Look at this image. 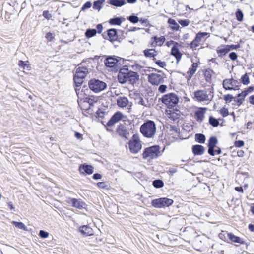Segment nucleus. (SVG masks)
<instances>
[{
	"instance_id": "1",
	"label": "nucleus",
	"mask_w": 254,
	"mask_h": 254,
	"mask_svg": "<svg viewBox=\"0 0 254 254\" xmlns=\"http://www.w3.org/2000/svg\"><path fill=\"white\" fill-rule=\"evenodd\" d=\"M140 131L146 138H153L156 132L155 123L153 121H147L141 126Z\"/></svg>"
},
{
	"instance_id": "2",
	"label": "nucleus",
	"mask_w": 254,
	"mask_h": 254,
	"mask_svg": "<svg viewBox=\"0 0 254 254\" xmlns=\"http://www.w3.org/2000/svg\"><path fill=\"white\" fill-rule=\"evenodd\" d=\"M160 155V147L157 145L146 148L142 153L143 158L148 161L156 159Z\"/></svg>"
},
{
	"instance_id": "3",
	"label": "nucleus",
	"mask_w": 254,
	"mask_h": 254,
	"mask_svg": "<svg viewBox=\"0 0 254 254\" xmlns=\"http://www.w3.org/2000/svg\"><path fill=\"white\" fill-rule=\"evenodd\" d=\"M213 92L211 90H199L194 93L195 98L198 101H211L213 98Z\"/></svg>"
},
{
	"instance_id": "4",
	"label": "nucleus",
	"mask_w": 254,
	"mask_h": 254,
	"mask_svg": "<svg viewBox=\"0 0 254 254\" xmlns=\"http://www.w3.org/2000/svg\"><path fill=\"white\" fill-rule=\"evenodd\" d=\"M161 101L168 107H174L178 104L179 98L175 94L171 93L163 95Z\"/></svg>"
},
{
	"instance_id": "5",
	"label": "nucleus",
	"mask_w": 254,
	"mask_h": 254,
	"mask_svg": "<svg viewBox=\"0 0 254 254\" xmlns=\"http://www.w3.org/2000/svg\"><path fill=\"white\" fill-rule=\"evenodd\" d=\"M88 85L90 89L95 93H99L107 87L104 82L95 79L91 80L88 83Z\"/></svg>"
},
{
	"instance_id": "6",
	"label": "nucleus",
	"mask_w": 254,
	"mask_h": 254,
	"mask_svg": "<svg viewBox=\"0 0 254 254\" xmlns=\"http://www.w3.org/2000/svg\"><path fill=\"white\" fill-rule=\"evenodd\" d=\"M173 203V200L166 197L156 199L152 201V206L155 208H162L164 207H169Z\"/></svg>"
},
{
	"instance_id": "7",
	"label": "nucleus",
	"mask_w": 254,
	"mask_h": 254,
	"mask_svg": "<svg viewBox=\"0 0 254 254\" xmlns=\"http://www.w3.org/2000/svg\"><path fill=\"white\" fill-rule=\"evenodd\" d=\"M166 77L164 73H151L148 75V79L150 84L153 85H158L164 82Z\"/></svg>"
},
{
	"instance_id": "8",
	"label": "nucleus",
	"mask_w": 254,
	"mask_h": 254,
	"mask_svg": "<svg viewBox=\"0 0 254 254\" xmlns=\"http://www.w3.org/2000/svg\"><path fill=\"white\" fill-rule=\"evenodd\" d=\"M141 144L140 140L134 135L132 140L129 143V149L130 151L134 154L138 153L141 149Z\"/></svg>"
},
{
	"instance_id": "9",
	"label": "nucleus",
	"mask_w": 254,
	"mask_h": 254,
	"mask_svg": "<svg viewBox=\"0 0 254 254\" xmlns=\"http://www.w3.org/2000/svg\"><path fill=\"white\" fill-rule=\"evenodd\" d=\"M208 34L207 32H199L197 33L194 39L190 43V46L191 49H195L200 44L202 39Z\"/></svg>"
},
{
	"instance_id": "10",
	"label": "nucleus",
	"mask_w": 254,
	"mask_h": 254,
	"mask_svg": "<svg viewBox=\"0 0 254 254\" xmlns=\"http://www.w3.org/2000/svg\"><path fill=\"white\" fill-rule=\"evenodd\" d=\"M67 202L71 204L72 207L79 209L85 208L86 206V203L80 199L69 198Z\"/></svg>"
},
{
	"instance_id": "11",
	"label": "nucleus",
	"mask_w": 254,
	"mask_h": 254,
	"mask_svg": "<svg viewBox=\"0 0 254 254\" xmlns=\"http://www.w3.org/2000/svg\"><path fill=\"white\" fill-rule=\"evenodd\" d=\"M238 81L233 79H226L223 80V86L226 90H236L238 86L237 85Z\"/></svg>"
},
{
	"instance_id": "12",
	"label": "nucleus",
	"mask_w": 254,
	"mask_h": 254,
	"mask_svg": "<svg viewBox=\"0 0 254 254\" xmlns=\"http://www.w3.org/2000/svg\"><path fill=\"white\" fill-rule=\"evenodd\" d=\"M128 69H121L118 74V80L121 84L128 82Z\"/></svg>"
},
{
	"instance_id": "13",
	"label": "nucleus",
	"mask_w": 254,
	"mask_h": 254,
	"mask_svg": "<svg viewBox=\"0 0 254 254\" xmlns=\"http://www.w3.org/2000/svg\"><path fill=\"white\" fill-rule=\"evenodd\" d=\"M123 114L120 112L115 113L107 122V126L108 127H112L116 123L119 122L122 119Z\"/></svg>"
},
{
	"instance_id": "14",
	"label": "nucleus",
	"mask_w": 254,
	"mask_h": 254,
	"mask_svg": "<svg viewBox=\"0 0 254 254\" xmlns=\"http://www.w3.org/2000/svg\"><path fill=\"white\" fill-rule=\"evenodd\" d=\"M119 60L115 56H108L104 60V64L107 67L112 68L117 66Z\"/></svg>"
},
{
	"instance_id": "15",
	"label": "nucleus",
	"mask_w": 254,
	"mask_h": 254,
	"mask_svg": "<svg viewBox=\"0 0 254 254\" xmlns=\"http://www.w3.org/2000/svg\"><path fill=\"white\" fill-rule=\"evenodd\" d=\"M117 133L121 137L126 139H128L129 136V133L127 130L125 126L120 124L118 126L117 129Z\"/></svg>"
},
{
	"instance_id": "16",
	"label": "nucleus",
	"mask_w": 254,
	"mask_h": 254,
	"mask_svg": "<svg viewBox=\"0 0 254 254\" xmlns=\"http://www.w3.org/2000/svg\"><path fill=\"white\" fill-rule=\"evenodd\" d=\"M207 110L206 108L200 107L194 113V115L196 118V120L199 123L203 122L204 118V114Z\"/></svg>"
},
{
	"instance_id": "17",
	"label": "nucleus",
	"mask_w": 254,
	"mask_h": 254,
	"mask_svg": "<svg viewBox=\"0 0 254 254\" xmlns=\"http://www.w3.org/2000/svg\"><path fill=\"white\" fill-rule=\"evenodd\" d=\"M230 50V46L227 45H222L217 48L216 52L219 57H222L225 55Z\"/></svg>"
},
{
	"instance_id": "18",
	"label": "nucleus",
	"mask_w": 254,
	"mask_h": 254,
	"mask_svg": "<svg viewBox=\"0 0 254 254\" xmlns=\"http://www.w3.org/2000/svg\"><path fill=\"white\" fill-rule=\"evenodd\" d=\"M79 232L85 236H92L94 234V232L92 228L88 225H83L79 228Z\"/></svg>"
},
{
	"instance_id": "19",
	"label": "nucleus",
	"mask_w": 254,
	"mask_h": 254,
	"mask_svg": "<svg viewBox=\"0 0 254 254\" xmlns=\"http://www.w3.org/2000/svg\"><path fill=\"white\" fill-rule=\"evenodd\" d=\"M88 69L85 67L79 66L76 70V73L74 75L79 78L84 79L88 73Z\"/></svg>"
},
{
	"instance_id": "20",
	"label": "nucleus",
	"mask_w": 254,
	"mask_h": 254,
	"mask_svg": "<svg viewBox=\"0 0 254 254\" xmlns=\"http://www.w3.org/2000/svg\"><path fill=\"white\" fill-rule=\"evenodd\" d=\"M79 170L81 173H86L88 175H90L93 173V167L86 164L81 165L79 167Z\"/></svg>"
},
{
	"instance_id": "21",
	"label": "nucleus",
	"mask_w": 254,
	"mask_h": 254,
	"mask_svg": "<svg viewBox=\"0 0 254 254\" xmlns=\"http://www.w3.org/2000/svg\"><path fill=\"white\" fill-rule=\"evenodd\" d=\"M205 149L201 145H195L192 147V151L195 155H202L204 153Z\"/></svg>"
},
{
	"instance_id": "22",
	"label": "nucleus",
	"mask_w": 254,
	"mask_h": 254,
	"mask_svg": "<svg viewBox=\"0 0 254 254\" xmlns=\"http://www.w3.org/2000/svg\"><path fill=\"white\" fill-rule=\"evenodd\" d=\"M117 104L120 108H125L128 104V100L126 97H119L117 99Z\"/></svg>"
},
{
	"instance_id": "23",
	"label": "nucleus",
	"mask_w": 254,
	"mask_h": 254,
	"mask_svg": "<svg viewBox=\"0 0 254 254\" xmlns=\"http://www.w3.org/2000/svg\"><path fill=\"white\" fill-rule=\"evenodd\" d=\"M128 82L130 84H134L138 79V75L135 72L128 70Z\"/></svg>"
},
{
	"instance_id": "24",
	"label": "nucleus",
	"mask_w": 254,
	"mask_h": 254,
	"mask_svg": "<svg viewBox=\"0 0 254 254\" xmlns=\"http://www.w3.org/2000/svg\"><path fill=\"white\" fill-rule=\"evenodd\" d=\"M83 79H84L77 77L75 75H74V82H75V83L76 84V86L75 89V90L76 93L77 95H78L80 93V92H79L80 89L78 88V87H79L80 85H81L82 84Z\"/></svg>"
},
{
	"instance_id": "25",
	"label": "nucleus",
	"mask_w": 254,
	"mask_h": 254,
	"mask_svg": "<svg viewBox=\"0 0 254 254\" xmlns=\"http://www.w3.org/2000/svg\"><path fill=\"white\" fill-rule=\"evenodd\" d=\"M227 236L228 238L233 242L238 243L240 244L244 243V241L242 239L232 233H228Z\"/></svg>"
},
{
	"instance_id": "26",
	"label": "nucleus",
	"mask_w": 254,
	"mask_h": 254,
	"mask_svg": "<svg viewBox=\"0 0 254 254\" xmlns=\"http://www.w3.org/2000/svg\"><path fill=\"white\" fill-rule=\"evenodd\" d=\"M198 67V64L197 63H193L191 65V67L189 69V70L188 71L187 74H189V77L188 80H190L192 77V75L195 73L196 71L197 68Z\"/></svg>"
},
{
	"instance_id": "27",
	"label": "nucleus",
	"mask_w": 254,
	"mask_h": 254,
	"mask_svg": "<svg viewBox=\"0 0 254 254\" xmlns=\"http://www.w3.org/2000/svg\"><path fill=\"white\" fill-rule=\"evenodd\" d=\"M171 54L175 57L177 61H179L182 56L178 48L176 46H173L171 49Z\"/></svg>"
},
{
	"instance_id": "28",
	"label": "nucleus",
	"mask_w": 254,
	"mask_h": 254,
	"mask_svg": "<svg viewBox=\"0 0 254 254\" xmlns=\"http://www.w3.org/2000/svg\"><path fill=\"white\" fill-rule=\"evenodd\" d=\"M143 53L146 57L149 58L155 57L157 54V52L153 49L144 50Z\"/></svg>"
},
{
	"instance_id": "29",
	"label": "nucleus",
	"mask_w": 254,
	"mask_h": 254,
	"mask_svg": "<svg viewBox=\"0 0 254 254\" xmlns=\"http://www.w3.org/2000/svg\"><path fill=\"white\" fill-rule=\"evenodd\" d=\"M108 35L111 41H115L118 38L117 31L115 29H109L108 31Z\"/></svg>"
},
{
	"instance_id": "30",
	"label": "nucleus",
	"mask_w": 254,
	"mask_h": 254,
	"mask_svg": "<svg viewBox=\"0 0 254 254\" xmlns=\"http://www.w3.org/2000/svg\"><path fill=\"white\" fill-rule=\"evenodd\" d=\"M125 3V0H110L109 1V4L117 7L122 6L124 5Z\"/></svg>"
},
{
	"instance_id": "31",
	"label": "nucleus",
	"mask_w": 254,
	"mask_h": 254,
	"mask_svg": "<svg viewBox=\"0 0 254 254\" xmlns=\"http://www.w3.org/2000/svg\"><path fill=\"white\" fill-rule=\"evenodd\" d=\"M195 140L198 143L203 144L206 140L205 136L201 133H197L195 135Z\"/></svg>"
},
{
	"instance_id": "32",
	"label": "nucleus",
	"mask_w": 254,
	"mask_h": 254,
	"mask_svg": "<svg viewBox=\"0 0 254 254\" xmlns=\"http://www.w3.org/2000/svg\"><path fill=\"white\" fill-rule=\"evenodd\" d=\"M167 116L170 119L175 121L179 118L180 115L174 111H169L167 112Z\"/></svg>"
},
{
	"instance_id": "33",
	"label": "nucleus",
	"mask_w": 254,
	"mask_h": 254,
	"mask_svg": "<svg viewBox=\"0 0 254 254\" xmlns=\"http://www.w3.org/2000/svg\"><path fill=\"white\" fill-rule=\"evenodd\" d=\"M153 39L154 40V42H155V45L159 46H162L165 41V38L164 36L157 37V36H155L153 37Z\"/></svg>"
},
{
	"instance_id": "34",
	"label": "nucleus",
	"mask_w": 254,
	"mask_h": 254,
	"mask_svg": "<svg viewBox=\"0 0 254 254\" xmlns=\"http://www.w3.org/2000/svg\"><path fill=\"white\" fill-rule=\"evenodd\" d=\"M168 22L171 25V28L173 30H178L180 27L179 24L174 19L169 18Z\"/></svg>"
},
{
	"instance_id": "35",
	"label": "nucleus",
	"mask_w": 254,
	"mask_h": 254,
	"mask_svg": "<svg viewBox=\"0 0 254 254\" xmlns=\"http://www.w3.org/2000/svg\"><path fill=\"white\" fill-rule=\"evenodd\" d=\"M105 1V0H97L93 3V7L95 9L100 11L101 9V4Z\"/></svg>"
},
{
	"instance_id": "36",
	"label": "nucleus",
	"mask_w": 254,
	"mask_h": 254,
	"mask_svg": "<svg viewBox=\"0 0 254 254\" xmlns=\"http://www.w3.org/2000/svg\"><path fill=\"white\" fill-rule=\"evenodd\" d=\"M97 33L95 29H88L85 32V36L87 38H91L94 36Z\"/></svg>"
},
{
	"instance_id": "37",
	"label": "nucleus",
	"mask_w": 254,
	"mask_h": 254,
	"mask_svg": "<svg viewBox=\"0 0 254 254\" xmlns=\"http://www.w3.org/2000/svg\"><path fill=\"white\" fill-rule=\"evenodd\" d=\"M218 140L215 137H211L208 140V147H215Z\"/></svg>"
},
{
	"instance_id": "38",
	"label": "nucleus",
	"mask_w": 254,
	"mask_h": 254,
	"mask_svg": "<svg viewBox=\"0 0 254 254\" xmlns=\"http://www.w3.org/2000/svg\"><path fill=\"white\" fill-rule=\"evenodd\" d=\"M98 101V98L94 96L86 97L85 101L89 103L90 106H93L94 103H96Z\"/></svg>"
},
{
	"instance_id": "39",
	"label": "nucleus",
	"mask_w": 254,
	"mask_h": 254,
	"mask_svg": "<svg viewBox=\"0 0 254 254\" xmlns=\"http://www.w3.org/2000/svg\"><path fill=\"white\" fill-rule=\"evenodd\" d=\"M209 123L214 127H217L219 124L218 120L212 116L209 117Z\"/></svg>"
},
{
	"instance_id": "40",
	"label": "nucleus",
	"mask_w": 254,
	"mask_h": 254,
	"mask_svg": "<svg viewBox=\"0 0 254 254\" xmlns=\"http://www.w3.org/2000/svg\"><path fill=\"white\" fill-rule=\"evenodd\" d=\"M12 223L14 224L16 227L22 229L24 230H27V227L26 226L22 223V222H19L17 221H12Z\"/></svg>"
},
{
	"instance_id": "41",
	"label": "nucleus",
	"mask_w": 254,
	"mask_h": 254,
	"mask_svg": "<svg viewBox=\"0 0 254 254\" xmlns=\"http://www.w3.org/2000/svg\"><path fill=\"white\" fill-rule=\"evenodd\" d=\"M236 17L238 21L241 22L243 21L244 15L240 9H238L236 12Z\"/></svg>"
},
{
	"instance_id": "42",
	"label": "nucleus",
	"mask_w": 254,
	"mask_h": 254,
	"mask_svg": "<svg viewBox=\"0 0 254 254\" xmlns=\"http://www.w3.org/2000/svg\"><path fill=\"white\" fill-rule=\"evenodd\" d=\"M110 23L112 25H120L122 23L121 19L119 17L111 19Z\"/></svg>"
},
{
	"instance_id": "43",
	"label": "nucleus",
	"mask_w": 254,
	"mask_h": 254,
	"mask_svg": "<svg viewBox=\"0 0 254 254\" xmlns=\"http://www.w3.org/2000/svg\"><path fill=\"white\" fill-rule=\"evenodd\" d=\"M153 185L156 188H160L163 186L164 183L162 180H155L153 182Z\"/></svg>"
},
{
	"instance_id": "44",
	"label": "nucleus",
	"mask_w": 254,
	"mask_h": 254,
	"mask_svg": "<svg viewBox=\"0 0 254 254\" xmlns=\"http://www.w3.org/2000/svg\"><path fill=\"white\" fill-rule=\"evenodd\" d=\"M127 19L129 20L132 23H136L139 21V18L137 16L135 15H130L127 18Z\"/></svg>"
},
{
	"instance_id": "45",
	"label": "nucleus",
	"mask_w": 254,
	"mask_h": 254,
	"mask_svg": "<svg viewBox=\"0 0 254 254\" xmlns=\"http://www.w3.org/2000/svg\"><path fill=\"white\" fill-rule=\"evenodd\" d=\"M242 82L244 85H247L249 83V78L247 74H245L241 77Z\"/></svg>"
},
{
	"instance_id": "46",
	"label": "nucleus",
	"mask_w": 254,
	"mask_h": 254,
	"mask_svg": "<svg viewBox=\"0 0 254 254\" xmlns=\"http://www.w3.org/2000/svg\"><path fill=\"white\" fill-rule=\"evenodd\" d=\"M28 61L24 62L22 60H20L18 62V65L23 69H25L26 66H27V67H29V64H28Z\"/></svg>"
},
{
	"instance_id": "47",
	"label": "nucleus",
	"mask_w": 254,
	"mask_h": 254,
	"mask_svg": "<svg viewBox=\"0 0 254 254\" xmlns=\"http://www.w3.org/2000/svg\"><path fill=\"white\" fill-rule=\"evenodd\" d=\"M49 235V233L44 230H40L39 234V236L42 238H46L48 237Z\"/></svg>"
},
{
	"instance_id": "48",
	"label": "nucleus",
	"mask_w": 254,
	"mask_h": 254,
	"mask_svg": "<svg viewBox=\"0 0 254 254\" xmlns=\"http://www.w3.org/2000/svg\"><path fill=\"white\" fill-rule=\"evenodd\" d=\"M97 186L101 189H107L108 188V185L106 182H98L97 184Z\"/></svg>"
},
{
	"instance_id": "49",
	"label": "nucleus",
	"mask_w": 254,
	"mask_h": 254,
	"mask_svg": "<svg viewBox=\"0 0 254 254\" xmlns=\"http://www.w3.org/2000/svg\"><path fill=\"white\" fill-rule=\"evenodd\" d=\"M220 111V114L224 117L227 116L229 114L228 109L225 108H222Z\"/></svg>"
},
{
	"instance_id": "50",
	"label": "nucleus",
	"mask_w": 254,
	"mask_h": 254,
	"mask_svg": "<svg viewBox=\"0 0 254 254\" xmlns=\"http://www.w3.org/2000/svg\"><path fill=\"white\" fill-rule=\"evenodd\" d=\"M179 23L182 26H187L189 23L190 21L187 19H184V20H180L179 21Z\"/></svg>"
},
{
	"instance_id": "51",
	"label": "nucleus",
	"mask_w": 254,
	"mask_h": 254,
	"mask_svg": "<svg viewBox=\"0 0 254 254\" xmlns=\"http://www.w3.org/2000/svg\"><path fill=\"white\" fill-rule=\"evenodd\" d=\"M138 104L144 107H148V102H145L142 98L139 99V101H138Z\"/></svg>"
},
{
	"instance_id": "52",
	"label": "nucleus",
	"mask_w": 254,
	"mask_h": 254,
	"mask_svg": "<svg viewBox=\"0 0 254 254\" xmlns=\"http://www.w3.org/2000/svg\"><path fill=\"white\" fill-rule=\"evenodd\" d=\"M156 64L160 67L164 68L166 66V64L165 62L158 60L156 61Z\"/></svg>"
},
{
	"instance_id": "53",
	"label": "nucleus",
	"mask_w": 254,
	"mask_h": 254,
	"mask_svg": "<svg viewBox=\"0 0 254 254\" xmlns=\"http://www.w3.org/2000/svg\"><path fill=\"white\" fill-rule=\"evenodd\" d=\"M91 5H92L91 2H90V1H88V2H86L83 5V6L81 8V10H85L86 9L89 8L91 7Z\"/></svg>"
},
{
	"instance_id": "54",
	"label": "nucleus",
	"mask_w": 254,
	"mask_h": 254,
	"mask_svg": "<svg viewBox=\"0 0 254 254\" xmlns=\"http://www.w3.org/2000/svg\"><path fill=\"white\" fill-rule=\"evenodd\" d=\"M244 145V142L242 140L236 141L235 146L236 147H241Z\"/></svg>"
},
{
	"instance_id": "55",
	"label": "nucleus",
	"mask_w": 254,
	"mask_h": 254,
	"mask_svg": "<svg viewBox=\"0 0 254 254\" xmlns=\"http://www.w3.org/2000/svg\"><path fill=\"white\" fill-rule=\"evenodd\" d=\"M43 16L48 20L52 17V15L49 13L48 11H44L43 13Z\"/></svg>"
},
{
	"instance_id": "56",
	"label": "nucleus",
	"mask_w": 254,
	"mask_h": 254,
	"mask_svg": "<svg viewBox=\"0 0 254 254\" xmlns=\"http://www.w3.org/2000/svg\"><path fill=\"white\" fill-rule=\"evenodd\" d=\"M233 98V97L232 96V95H231L230 94H227L224 96V99L225 100V101L226 102H230L232 101Z\"/></svg>"
},
{
	"instance_id": "57",
	"label": "nucleus",
	"mask_w": 254,
	"mask_h": 254,
	"mask_svg": "<svg viewBox=\"0 0 254 254\" xmlns=\"http://www.w3.org/2000/svg\"><path fill=\"white\" fill-rule=\"evenodd\" d=\"M229 57L232 60H235L237 58V55L235 52H232L229 54Z\"/></svg>"
},
{
	"instance_id": "58",
	"label": "nucleus",
	"mask_w": 254,
	"mask_h": 254,
	"mask_svg": "<svg viewBox=\"0 0 254 254\" xmlns=\"http://www.w3.org/2000/svg\"><path fill=\"white\" fill-rule=\"evenodd\" d=\"M214 148L215 147H208V153L211 156H214L215 155Z\"/></svg>"
},
{
	"instance_id": "59",
	"label": "nucleus",
	"mask_w": 254,
	"mask_h": 254,
	"mask_svg": "<svg viewBox=\"0 0 254 254\" xmlns=\"http://www.w3.org/2000/svg\"><path fill=\"white\" fill-rule=\"evenodd\" d=\"M46 38L48 41H51L54 39V36L51 33L48 32L46 35Z\"/></svg>"
},
{
	"instance_id": "60",
	"label": "nucleus",
	"mask_w": 254,
	"mask_h": 254,
	"mask_svg": "<svg viewBox=\"0 0 254 254\" xmlns=\"http://www.w3.org/2000/svg\"><path fill=\"white\" fill-rule=\"evenodd\" d=\"M247 91H243L241 93L238 94V97H241L243 100L244 98L247 95Z\"/></svg>"
},
{
	"instance_id": "61",
	"label": "nucleus",
	"mask_w": 254,
	"mask_h": 254,
	"mask_svg": "<svg viewBox=\"0 0 254 254\" xmlns=\"http://www.w3.org/2000/svg\"><path fill=\"white\" fill-rule=\"evenodd\" d=\"M167 86L165 85H161L159 87V91L161 93H164L166 91Z\"/></svg>"
},
{
	"instance_id": "62",
	"label": "nucleus",
	"mask_w": 254,
	"mask_h": 254,
	"mask_svg": "<svg viewBox=\"0 0 254 254\" xmlns=\"http://www.w3.org/2000/svg\"><path fill=\"white\" fill-rule=\"evenodd\" d=\"M101 175L99 173H95L93 175V178L95 180H98L101 178Z\"/></svg>"
},
{
	"instance_id": "63",
	"label": "nucleus",
	"mask_w": 254,
	"mask_h": 254,
	"mask_svg": "<svg viewBox=\"0 0 254 254\" xmlns=\"http://www.w3.org/2000/svg\"><path fill=\"white\" fill-rule=\"evenodd\" d=\"M96 28L98 30V32L101 33L103 29V26L101 24H99L97 25Z\"/></svg>"
},
{
	"instance_id": "64",
	"label": "nucleus",
	"mask_w": 254,
	"mask_h": 254,
	"mask_svg": "<svg viewBox=\"0 0 254 254\" xmlns=\"http://www.w3.org/2000/svg\"><path fill=\"white\" fill-rule=\"evenodd\" d=\"M249 102L253 105H254V95H252L249 97Z\"/></svg>"
}]
</instances>
